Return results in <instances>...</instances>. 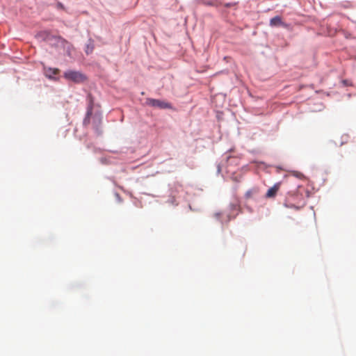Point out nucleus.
Segmentation results:
<instances>
[{"mask_svg":"<svg viewBox=\"0 0 356 356\" xmlns=\"http://www.w3.org/2000/svg\"><path fill=\"white\" fill-rule=\"evenodd\" d=\"M63 76L68 81H73L74 83H81L83 82L86 78L84 74L82 73L74 71V70H68L66 71Z\"/></svg>","mask_w":356,"mask_h":356,"instance_id":"f257e3e1","label":"nucleus"},{"mask_svg":"<svg viewBox=\"0 0 356 356\" xmlns=\"http://www.w3.org/2000/svg\"><path fill=\"white\" fill-rule=\"evenodd\" d=\"M146 103L147 105L151 106L152 107H156L160 108H171L170 104L161 101L159 99H155L152 98H148L146 100Z\"/></svg>","mask_w":356,"mask_h":356,"instance_id":"f03ea898","label":"nucleus"},{"mask_svg":"<svg viewBox=\"0 0 356 356\" xmlns=\"http://www.w3.org/2000/svg\"><path fill=\"white\" fill-rule=\"evenodd\" d=\"M280 186H281V182H277L276 184H275L271 188H270L267 193H266V195L265 197L266 198H274L278 191L280 190Z\"/></svg>","mask_w":356,"mask_h":356,"instance_id":"7ed1b4c3","label":"nucleus"},{"mask_svg":"<svg viewBox=\"0 0 356 356\" xmlns=\"http://www.w3.org/2000/svg\"><path fill=\"white\" fill-rule=\"evenodd\" d=\"M270 26H282L284 27H287V24L282 22L281 17L275 16L270 19Z\"/></svg>","mask_w":356,"mask_h":356,"instance_id":"20e7f679","label":"nucleus"},{"mask_svg":"<svg viewBox=\"0 0 356 356\" xmlns=\"http://www.w3.org/2000/svg\"><path fill=\"white\" fill-rule=\"evenodd\" d=\"M59 72V70L57 68H49L46 70L45 73L47 76L51 78L53 75H56Z\"/></svg>","mask_w":356,"mask_h":356,"instance_id":"39448f33","label":"nucleus"},{"mask_svg":"<svg viewBox=\"0 0 356 356\" xmlns=\"http://www.w3.org/2000/svg\"><path fill=\"white\" fill-rule=\"evenodd\" d=\"M94 49L93 44L90 42V44H87L86 49V53L87 54H90L92 52Z\"/></svg>","mask_w":356,"mask_h":356,"instance_id":"423d86ee","label":"nucleus"},{"mask_svg":"<svg viewBox=\"0 0 356 356\" xmlns=\"http://www.w3.org/2000/svg\"><path fill=\"white\" fill-rule=\"evenodd\" d=\"M56 7H57V8H59V9H63V10L65 9L63 4L60 2H58Z\"/></svg>","mask_w":356,"mask_h":356,"instance_id":"0eeeda50","label":"nucleus"},{"mask_svg":"<svg viewBox=\"0 0 356 356\" xmlns=\"http://www.w3.org/2000/svg\"><path fill=\"white\" fill-rule=\"evenodd\" d=\"M219 215H220L219 213H216V215H215V216H216V218H218V217H219Z\"/></svg>","mask_w":356,"mask_h":356,"instance_id":"6e6552de","label":"nucleus"},{"mask_svg":"<svg viewBox=\"0 0 356 356\" xmlns=\"http://www.w3.org/2000/svg\"><path fill=\"white\" fill-rule=\"evenodd\" d=\"M286 207H292L291 206H289L287 204H286Z\"/></svg>","mask_w":356,"mask_h":356,"instance_id":"1a4fd4ad","label":"nucleus"}]
</instances>
